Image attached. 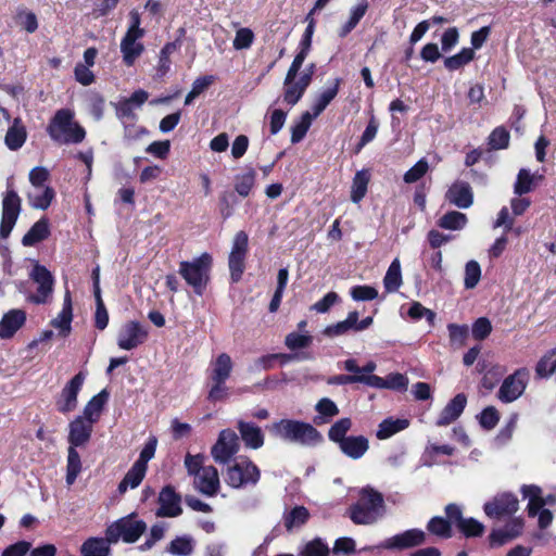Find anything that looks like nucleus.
<instances>
[{"label":"nucleus","instance_id":"ea45409f","mask_svg":"<svg viewBox=\"0 0 556 556\" xmlns=\"http://www.w3.org/2000/svg\"><path fill=\"white\" fill-rule=\"evenodd\" d=\"M476 58L473 49L463 48L458 53L444 59V67L454 72L469 64Z\"/></svg>","mask_w":556,"mask_h":556},{"label":"nucleus","instance_id":"c756f323","mask_svg":"<svg viewBox=\"0 0 556 556\" xmlns=\"http://www.w3.org/2000/svg\"><path fill=\"white\" fill-rule=\"evenodd\" d=\"M51 235L50 224L47 217H41L23 236L22 244L24 247H34L37 243L48 239Z\"/></svg>","mask_w":556,"mask_h":556},{"label":"nucleus","instance_id":"0e129e2a","mask_svg":"<svg viewBox=\"0 0 556 556\" xmlns=\"http://www.w3.org/2000/svg\"><path fill=\"white\" fill-rule=\"evenodd\" d=\"M384 389L395 391H406L408 378L400 372H392L384 378Z\"/></svg>","mask_w":556,"mask_h":556},{"label":"nucleus","instance_id":"423d86ee","mask_svg":"<svg viewBox=\"0 0 556 556\" xmlns=\"http://www.w3.org/2000/svg\"><path fill=\"white\" fill-rule=\"evenodd\" d=\"M146 530L147 523L141 519H137L136 513H131L109 525L104 534L110 535V541H113L115 544L119 540L130 544L137 542Z\"/></svg>","mask_w":556,"mask_h":556},{"label":"nucleus","instance_id":"f8f14e48","mask_svg":"<svg viewBox=\"0 0 556 556\" xmlns=\"http://www.w3.org/2000/svg\"><path fill=\"white\" fill-rule=\"evenodd\" d=\"M239 437L231 429H224L219 432L216 443L212 446L211 454L217 464H229L231 458L239 452Z\"/></svg>","mask_w":556,"mask_h":556},{"label":"nucleus","instance_id":"49530a36","mask_svg":"<svg viewBox=\"0 0 556 556\" xmlns=\"http://www.w3.org/2000/svg\"><path fill=\"white\" fill-rule=\"evenodd\" d=\"M534 188V176L529 169L521 168L514 185V192L521 197L531 192Z\"/></svg>","mask_w":556,"mask_h":556},{"label":"nucleus","instance_id":"412c9836","mask_svg":"<svg viewBox=\"0 0 556 556\" xmlns=\"http://www.w3.org/2000/svg\"><path fill=\"white\" fill-rule=\"evenodd\" d=\"M195 488L206 496H215L220 489L218 471L214 466H205L201 472L195 476Z\"/></svg>","mask_w":556,"mask_h":556},{"label":"nucleus","instance_id":"8fccbe9b","mask_svg":"<svg viewBox=\"0 0 556 556\" xmlns=\"http://www.w3.org/2000/svg\"><path fill=\"white\" fill-rule=\"evenodd\" d=\"M305 91L299 87L295 79H292L290 83L287 81V76L283 81V101L290 105H295L303 97Z\"/></svg>","mask_w":556,"mask_h":556},{"label":"nucleus","instance_id":"e2e57ef3","mask_svg":"<svg viewBox=\"0 0 556 556\" xmlns=\"http://www.w3.org/2000/svg\"><path fill=\"white\" fill-rule=\"evenodd\" d=\"M471 331H472V337L476 340L482 341V340L486 339L492 331L491 321L486 317H479L472 324Z\"/></svg>","mask_w":556,"mask_h":556},{"label":"nucleus","instance_id":"20e7f679","mask_svg":"<svg viewBox=\"0 0 556 556\" xmlns=\"http://www.w3.org/2000/svg\"><path fill=\"white\" fill-rule=\"evenodd\" d=\"M383 496L372 488H364L359 498L349 508V516L355 525H370L376 521L380 508L383 507Z\"/></svg>","mask_w":556,"mask_h":556},{"label":"nucleus","instance_id":"052dcab7","mask_svg":"<svg viewBox=\"0 0 556 556\" xmlns=\"http://www.w3.org/2000/svg\"><path fill=\"white\" fill-rule=\"evenodd\" d=\"M500 421V413L494 406H488L479 415V424L485 430H492Z\"/></svg>","mask_w":556,"mask_h":556},{"label":"nucleus","instance_id":"bf43d9fd","mask_svg":"<svg viewBox=\"0 0 556 556\" xmlns=\"http://www.w3.org/2000/svg\"><path fill=\"white\" fill-rule=\"evenodd\" d=\"M254 38H255V36H254V33L252 31V29H250L248 27L239 28L236 31V36L232 41V46L236 50L249 49L252 46Z\"/></svg>","mask_w":556,"mask_h":556},{"label":"nucleus","instance_id":"6ab92c4d","mask_svg":"<svg viewBox=\"0 0 556 556\" xmlns=\"http://www.w3.org/2000/svg\"><path fill=\"white\" fill-rule=\"evenodd\" d=\"M455 528L467 539L481 538L485 532V526L473 517H464L463 507L456 504V510H450Z\"/></svg>","mask_w":556,"mask_h":556},{"label":"nucleus","instance_id":"f704fd0d","mask_svg":"<svg viewBox=\"0 0 556 556\" xmlns=\"http://www.w3.org/2000/svg\"><path fill=\"white\" fill-rule=\"evenodd\" d=\"M409 426V420L405 418H396L392 417L383 419L379 426L376 433V437L379 440H386L394 435L395 433L405 430Z\"/></svg>","mask_w":556,"mask_h":556},{"label":"nucleus","instance_id":"1a4fd4ad","mask_svg":"<svg viewBox=\"0 0 556 556\" xmlns=\"http://www.w3.org/2000/svg\"><path fill=\"white\" fill-rule=\"evenodd\" d=\"M86 378L87 374L79 371L66 382L55 399V407L59 413L67 414L76 409L78 394L83 389Z\"/></svg>","mask_w":556,"mask_h":556},{"label":"nucleus","instance_id":"2eb2a0df","mask_svg":"<svg viewBox=\"0 0 556 556\" xmlns=\"http://www.w3.org/2000/svg\"><path fill=\"white\" fill-rule=\"evenodd\" d=\"M525 528V521L521 517L510 518L503 528L493 529L488 536V543L491 548H496L519 538Z\"/></svg>","mask_w":556,"mask_h":556},{"label":"nucleus","instance_id":"a878e982","mask_svg":"<svg viewBox=\"0 0 556 556\" xmlns=\"http://www.w3.org/2000/svg\"><path fill=\"white\" fill-rule=\"evenodd\" d=\"M112 544L115 543L110 541V535L90 536L80 545L79 553L80 556H110Z\"/></svg>","mask_w":556,"mask_h":556},{"label":"nucleus","instance_id":"de8ad7c7","mask_svg":"<svg viewBox=\"0 0 556 556\" xmlns=\"http://www.w3.org/2000/svg\"><path fill=\"white\" fill-rule=\"evenodd\" d=\"M330 549L320 538H315L304 544L299 556H329Z\"/></svg>","mask_w":556,"mask_h":556},{"label":"nucleus","instance_id":"cd10ccee","mask_svg":"<svg viewBox=\"0 0 556 556\" xmlns=\"http://www.w3.org/2000/svg\"><path fill=\"white\" fill-rule=\"evenodd\" d=\"M340 451L352 459H359L369 448V441L364 435H349L341 444Z\"/></svg>","mask_w":556,"mask_h":556},{"label":"nucleus","instance_id":"603ef678","mask_svg":"<svg viewBox=\"0 0 556 556\" xmlns=\"http://www.w3.org/2000/svg\"><path fill=\"white\" fill-rule=\"evenodd\" d=\"M167 549L173 555L188 556L193 551L192 540L188 536H177L169 543Z\"/></svg>","mask_w":556,"mask_h":556},{"label":"nucleus","instance_id":"2f4dec72","mask_svg":"<svg viewBox=\"0 0 556 556\" xmlns=\"http://www.w3.org/2000/svg\"><path fill=\"white\" fill-rule=\"evenodd\" d=\"M141 37L125 35L121 41V51L125 65L132 66L136 60L142 54L144 47L141 42H137Z\"/></svg>","mask_w":556,"mask_h":556},{"label":"nucleus","instance_id":"72a5a7b5","mask_svg":"<svg viewBox=\"0 0 556 556\" xmlns=\"http://www.w3.org/2000/svg\"><path fill=\"white\" fill-rule=\"evenodd\" d=\"M231 370V357L227 353H222L216 357L213 364V370L211 372L210 378L212 381H217L218 383H226L227 379L230 377Z\"/></svg>","mask_w":556,"mask_h":556},{"label":"nucleus","instance_id":"5fc2aeb1","mask_svg":"<svg viewBox=\"0 0 556 556\" xmlns=\"http://www.w3.org/2000/svg\"><path fill=\"white\" fill-rule=\"evenodd\" d=\"M481 278V267L477 261H469L465 266L464 285L466 289H473Z\"/></svg>","mask_w":556,"mask_h":556},{"label":"nucleus","instance_id":"680f3d73","mask_svg":"<svg viewBox=\"0 0 556 556\" xmlns=\"http://www.w3.org/2000/svg\"><path fill=\"white\" fill-rule=\"evenodd\" d=\"M237 198L232 191H224L219 195L218 206L224 219L229 218L233 214V205Z\"/></svg>","mask_w":556,"mask_h":556},{"label":"nucleus","instance_id":"09e8293b","mask_svg":"<svg viewBox=\"0 0 556 556\" xmlns=\"http://www.w3.org/2000/svg\"><path fill=\"white\" fill-rule=\"evenodd\" d=\"M313 118H316V117L313 116L311 114V112H308V111L304 112L301 115L300 122H298L296 124H294L291 127V142L292 143H298L305 137L306 132L308 131V129L312 125Z\"/></svg>","mask_w":556,"mask_h":556},{"label":"nucleus","instance_id":"39448f33","mask_svg":"<svg viewBox=\"0 0 556 556\" xmlns=\"http://www.w3.org/2000/svg\"><path fill=\"white\" fill-rule=\"evenodd\" d=\"M227 465L225 481L230 488L242 489L258 483L261 470L248 456H238Z\"/></svg>","mask_w":556,"mask_h":556},{"label":"nucleus","instance_id":"e433bc0d","mask_svg":"<svg viewBox=\"0 0 556 556\" xmlns=\"http://www.w3.org/2000/svg\"><path fill=\"white\" fill-rule=\"evenodd\" d=\"M369 180L370 174L367 169L358 170L355 174L351 187V200L354 203H358L364 199L367 193Z\"/></svg>","mask_w":556,"mask_h":556},{"label":"nucleus","instance_id":"4be33fe9","mask_svg":"<svg viewBox=\"0 0 556 556\" xmlns=\"http://www.w3.org/2000/svg\"><path fill=\"white\" fill-rule=\"evenodd\" d=\"M467 404V396L465 393L456 394L441 410L435 425L438 427L448 426L454 422L464 412Z\"/></svg>","mask_w":556,"mask_h":556},{"label":"nucleus","instance_id":"79ce46f5","mask_svg":"<svg viewBox=\"0 0 556 556\" xmlns=\"http://www.w3.org/2000/svg\"><path fill=\"white\" fill-rule=\"evenodd\" d=\"M352 428V420L349 417L337 420L328 430V438L336 444H341L349 437L346 433Z\"/></svg>","mask_w":556,"mask_h":556},{"label":"nucleus","instance_id":"69168bd1","mask_svg":"<svg viewBox=\"0 0 556 556\" xmlns=\"http://www.w3.org/2000/svg\"><path fill=\"white\" fill-rule=\"evenodd\" d=\"M55 197V191L52 187L46 186L42 193L31 199V206L39 210H47Z\"/></svg>","mask_w":556,"mask_h":556},{"label":"nucleus","instance_id":"4468645a","mask_svg":"<svg viewBox=\"0 0 556 556\" xmlns=\"http://www.w3.org/2000/svg\"><path fill=\"white\" fill-rule=\"evenodd\" d=\"M427 542V533L418 528H413L386 539L380 547L389 551H404L424 545Z\"/></svg>","mask_w":556,"mask_h":556},{"label":"nucleus","instance_id":"f257e3e1","mask_svg":"<svg viewBox=\"0 0 556 556\" xmlns=\"http://www.w3.org/2000/svg\"><path fill=\"white\" fill-rule=\"evenodd\" d=\"M49 137L58 144L80 143L86 138L85 128L74 121L70 109L58 110L47 126Z\"/></svg>","mask_w":556,"mask_h":556},{"label":"nucleus","instance_id":"aec40b11","mask_svg":"<svg viewBox=\"0 0 556 556\" xmlns=\"http://www.w3.org/2000/svg\"><path fill=\"white\" fill-rule=\"evenodd\" d=\"M93 431V422L77 416L68 424L67 442L70 446L81 447L85 446L91 439Z\"/></svg>","mask_w":556,"mask_h":556},{"label":"nucleus","instance_id":"dca6fc26","mask_svg":"<svg viewBox=\"0 0 556 556\" xmlns=\"http://www.w3.org/2000/svg\"><path fill=\"white\" fill-rule=\"evenodd\" d=\"M147 338V329L139 321L130 320L121 329L117 345L122 350L130 351L142 344Z\"/></svg>","mask_w":556,"mask_h":556},{"label":"nucleus","instance_id":"4d7b16f0","mask_svg":"<svg viewBox=\"0 0 556 556\" xmlns=\"http://www.w3.org/2000/svg\"><path fill=\"white\" fill-rule=\"evenodd\" d=\"M428 170V161L422 157L404 174L403 179L406 184H414L421 179Z\"/></svg>","mask_w":556,"mask_h":556},{"label":"nucleus","instance_id":"338daca9","mask_svg":"<svg viewBox=\"0 0 556 556\" xmlns=\"http://www.w3.org/2000/svg\"><path fill=\"white\" fill-rule=\"evenodd\" d=\"M315 409L321 417L327 418V420L339 414L337 404L329 397L320 399L317 402Z\"/></svg>","mask_w":556,"mask_h":556},{"label":"nucleus","instance_id":"13d9d810","mask_svg":"<svg viewBox=\"0 0 556 556\" xmlns=\"http://www.w3.org/2000/svg\"><path fill=\"white\" fill-rule=\"evenodd\" d=\"M350 295L354 301H372L378 298V290L368 285H357L351 288Z\"/></svg>","mask_w":556,"mask_h":556},{"label":"nucleus","instance_id":"f3484780","mask_svg":"<svg viewBox=\"0 0 556 556\" xmlns=\"http://www.w3.org/2000/svg\"><path fill=\"white\" fill-rule=\"evenodd\" d=\"M451 508L456 510V503H448L445 505V517L434 516L428 520L426 529L429 534L441 540H448L454 536L453 527H455V521H453L452 515L450 513Z\"/></svg>","mask_w":556,"mask_h":556},{"label":"nucleus","instance_id":"c03bdc74","mask_svg":"<svg viewBox=\"0 0 556 556\" xmlns=\"http://www.w3.org/2000/svg\"><path fill=\"white\" fill-rule=\"evenodd\" d=\"M255 177L256 173L253 168H249L244 174L237 175L235 180L236 192L243 198L248 197L255 185Z\"/></svg>","mask_w":556,"mask_h":556},{"label":"nucleus","instance_id":"3c124183","mask_svg":"<svg viewBox=\"0 0 556 556\" xmlns=\"http://www.w3.org/2000/svg\"><path fill=\"white\" fill-rule=\"evenodd\" d=\"M378 128H379V122L376 118V116L374 114H371V116H370V118L368 121V124H367L364 132L362 134V136L359 138V141L357 142V144L355 147V152L356 153L361 152V150L366 144H368L369 142H371L376 138L377 132H378Z\"/></svg>","mask_w":556,"mask_h":556},{"label":"nucleus","instance_id":"a19ab883","mask_svg":"<svg viewBox=\"0 0 556 556\" xmlns=\"http://www.w3.org/2000/svg\"><path fill=\"white\" fill-rule=\"evenodd\" d=\"M76 448L77 447H74V446H68V448H67V464H66L65 480L68 485H72L76 481L78 475L81 471L80 455Z\"/></svg>","mask_w":556,"mask_h":556},{"label":"nucleus","instance_id":"9b49d317","mask_svg":"<svg viewBox=\"0 0 556 556\" xmlns=\"http://www.w3.org/2000/svg\"><path fill=\"white\" fill-rule=\"evenodd\" d=\"M22 208V200L15 190H7L2 200L0 238H9Z\"/></svg>","mask_w":556,"mask_h":556},{"label":"nucleus","instance_id":"393cba45","mask_svg":"<svg viewBox=\"0 0 556 556\" xmlns=\"http://www.w3.org/2000/svg\"><path fill=\"white\" fill-rule=\"evenodd\" d=\"M446 197L451 203L459 208H468L473 203V192L466 181H457L451 186Z\"/></svg>","mask_w":556,"mask_h":556},{"label":"nucleus","instance_id":"c9c22d12","mask_svg":"<svg viewBox=\"0 0 556 556\" xmlns=\"http://www.w3.org/2000/svg\"><path fill=\"white\" fill-rule=\"evenodd\" d=\"M147 467H143L137 463H134L131 468L127 471L123 480L118 483L117 490L119 493H125L128 488H137L143 480Z\"/></svg>","mask_w":556,"mask_h":556},{"label":"nucleus","instance_id":"774afa93","mask_svg":"<svg viewBox=\"0 0 556 556\" xmlns=\"http://www.w3.org/2000/svg\"><path fill=\"white\" fill-rule=\"evenodd\" d=\"M157 439L154 435L150 437L141 450L139 458L135 463L148 468L149 460L154 457Z\"/></svg>","mask_w":556,"mask_h":556},{"label":"nucleus","instance_id":"864d4df0","mask_svg":"<svg viewBox=\"0 0 556 556\" xmlns=\"http://www.w3.org/2000/svg\"><path fill=\"white\" fill-rule=\"evenodd\" d=\"M407 315L413 320H419L421 318H426L430 326L434 325L435 321V313L427 307H425L420 302H413Z\"/></svg>","mask_w":556,"mask_h":556},{"label":"nucleus","instance_id":"ddd939ff","mask_svg":"<svg viewBox=\"0 0 556 556\" xmlns=\"http://www.w3.org/2000/svg\"><path fill=\"white\" fill-rule=\"evenodd\" d=\"M30 278L38 285L37 292L28 296V301L34 304H45L49 301L53 292L54 277L51 271L39 263L35 264Z\"/></svg>","mask_w":556,"mask_h":556},{"label":"nucleus","instance_id":"473e14b6","mask_svg":"<svg viewBox=\"0 0 556 556\" xmlns=\"http://www.w3.org/2000/svg\"><path fill=\"white\" fill-rule=\"evenodd\" d=\"M73 319V305L71 292L67 290L64 294L63 307L59 313L58 317L52 319L51 325L54 328L60 329L63 336H67L71 330V324Z\"/></svg>","mask_w":556,"mask_h":556},{"label":"nucleus","instance_id":"6e6d98bb","mask_svg":"<svg viewBox=\"0 0 556 556\" xmlns=\"http://www.w3.org/2000/svg\"><path fill=\"white\" fill-rule=\"evenodd\" d=\"M313 342V337L308 333L301 334L299 332H290L285 339V344L289 350H300L309 346Z\"/></svg>","mask_w":556,"mask_h":556},{"label":"nucleus","instance_id":"7ed1b4c3","mask_svg":"<svg viewBox=\"0 0 556 556\" xmlns=\"http://www.w3.org/2000/svg\"><path fill=\"white\" fill-rule=\"evenodd\" d=\"M212 265V255L204 252L192 261H181L178 273L193 292L202 296L211 279Z\"/></svg>","mask_w":556,"mask_h":556},{"label":"nucleus","instance_id":"0eeeda50","mask_svg":"<svg viewBox=\"0 0 556 556\" xmlns=\"http://www.w3.org/2000/svg\"><path fill=\"white\" fill-rule=\"evenodd\" d=\"M249 252V236L244 230L235 235L231 251L228 257L230 279L239 282L245 269V258Z\"/></svg>","mask_w":556,"mask_h":556},{"label":"nucleus","instance_id":"a18cd8bd","mask_svg":"<svg viewBox=\"0 0 556 556\" xmlns=\"http://www.w3.org/2000/svg\"><path fill=\"white\" fill-rule=\"evenodd\" d=\"M509 141L510 134L504 126L495 127L488 138V144L492 150L507 149L509 146Z\"/></svg>","mask_w":556,"mask_h":556},{"label":"nucleus","instance_id":"f03ea898","mask_svg":"<svg viewBox=\"0 0 556 556\" xmlns=\"http://www.w3.org/2000/svg\"><path fill=\"white\" fill-rule=\"evenodd\" d=\"M270 432L283 440L302 445H317L324 441L321 433L311 424L294 419H281L269 428Z\"/></svg>","mask_w":556,"mask_h":556},{"label":"nucleus","instance_id":"9d476101","mask_svg":"<svg viewBox=\"0 0 556 556\" xmlns=\"http://www.w3.org/2000/svg\"><path fill=\"white\" fill-rule=\"evenodd\" d=\"M529 381V370L526 367L518 368L508 375L502 382L497 392V399L502 403H511L525 392Z\"/></svg>","mask_w":556,"mask_h":556},{"label":"nucleus","instance_id":"bb28decb","mask_svg":"<svg viewBox=\"0 0 556 556\" xmlns=\"http://www.w3.org/2000/svg\"><path fill=\"white\" fill-rule=\"evenodd\" d=\"M342 81L343 80L340 77L334 78L331 85H329L325 90L317 94L312 105L311 114L313 116L318 117L326 110V108L334 100V98L339 93Z\"/></svg>","mask_w":556,"mask_h":556},{"label":"nucleus","instance_id":"4c0bfd02","mask_svg":"<svg viewBox=\"0 0 556 556\" xmlns=\"http://www.w3.org/2000/svg\"><path fill=\"white\" fill-rule=\"evenodd\" d=\"M402 273H401V263L399 258H394L390 264L386 276L383 278V287L386 292L392 293L396 292L402 286Z\"/></svg>","mask_w":556,"mask_h":556},{"label":"nucleus","instance_id":"a211bd4d","mask_svg":"<svg viewBox=\"0 0 556 556\" xmlns=\"http://www.w3.org/2000/svg\"><path fill=\"white\" fill-rule=\"evenodd\" d=\"M160 507L156 510L157 517H177L182 514L180 506L181 496L170 484L165 485L159 494Z\"/></svg>","mask_w":556,"mask_h":556},{"label":"nucleus","instance_id":"c85d7f7f","mask_svg":"<svg viewBox=\"0 0 556 556\" xmlns=\"http://www.w3.org/2000/svg\"><path fill=\"white\" fill-rule=\"evenodd\" d=\"M109 397L110 392L108 389H103L98 394L93 395L85 405L81 417L93 424L98 422Z\"/></svg>","mask_w":556,"mask_h":556},{"label":"nucleus","instance_id":"6e6552de","mask_svg":"<svg viewBox=\"0 0 556 556\" xmlns=\"http://www.w3.org/2000/svg\"><path fill=\"white\" fill-rule=\"evenodd\" d=\"M519 509V500L513 492H502L483 504L484 514L495 520L514 516Z\"/></svg>","mask_w":556,"mask_h":556},{"label":"nucleus","instance_id":"b1692460","mask_svg":"<svg viewBox=\"0 0 556 556\" xmlns=\"http://www.w3.org/2000/svg\"><path fill=\"white\" fill-rule=\"evenodd\" d=\"M237 429L247 447L257 450L264 445V433L262 429L255 424L239 420L237 424Z\"/></svg>","mask_w":556,"mask_h":556},{"label":"nucleus","instance_id":"7c9ffc66","mask_svg":"<svg viewBox=\"0 0 556 556\" xmlns=\"http://www.w3.org/2000/svg\"><path fill=\"white\" fill-rule=\"evenodd\" d=\"M27 139V130L21 118H15L12 125L8 128L4 143L11 151L21 149Z\"/></svg>","mask_w":556,"mask_h":556},{"label":"nucleus","instance_id":"5701e85b","mask_svg":"<svg viewBox=\"0 0 556 556\" xmlns=\"http://www.w3.org/2000/svg\"><path fill=\"white\" fill-rule=\"evenodd\" d=\"M26 312L14 308L7 312L0 320V338L11 339L25 324Z\"/></svg>","mask_w":556,"mask_h":556},{"label":"nucleus","instance_id":"37998d69","mask_svg":"<svg viewBox=\"0 0 556 556\" xmlns=\"http://www.w3.org/2000/svg\"><path fill=\"white\" fill-rule=\"evenodd\" d=\"M467 220L464 213L450 211L438 220V225L443 229L459 230L465 227Z\"/></svg>","mask_w":556,"mask_h":556},{"label":"nucleus","instance_id":"58836bf2","mask_svg":"<svg viewBox=\"0 0 556 556\" xmlns=\"http://www.w3.org/2000/svg\"><path fill=\"white\" fill-rule=\"evenodd\" d=\"M309 519V511L304 506H294L290 511L283 515V525L287 531L300 528Z\"/></svg>","mask_w":556,"mask_h":556}]
</instances>
